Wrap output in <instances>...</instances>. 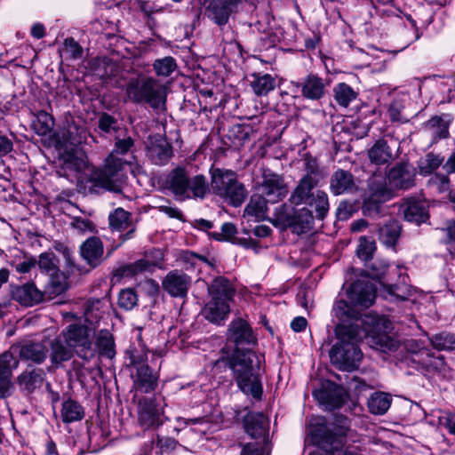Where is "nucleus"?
<instances>
[{"label":"nucleus","instance_id":"nucleus-47","mask_svg":"<svg viewBox=\"0 0 455 455\" xmlns=\"http://www.w3.org/2000/svg\"><path fill=\"white\" fill-rule=\"evenodd\" d=\"M307 204H309L315 208L317 217L319 219H323L329 210L327 194L321 190H317Z\"/></svg>","mask_w":455,"mask_h":455},{"label":"nucleus","instance_id":"nucleus-32","mask_svg":"<svg viewBox=\"0 0 455 455\" xmlns=\"http://www.w3.org/2000/svg\"><path fill=\"white\" fill-rule=\"evenodd\" d=\"M450 118L448 115L443 116H434L429 119L424 127L433 137L434 140L447 138L449 135Z\"/></svg>","mask_w":455,"mask_h":455},{"label":"nucleus","instance_id":"nucleus-33","mask_svg":"<svg viewBox=\"0 0 455 455\" xmlns=\"http://www.w3.org/2000/svg\"><path fill=\"white\" fill-rule=\"evenodd\" d=\"M267 201L261 196H252L244 209V215L259 221L266 218Z\"/></svg>","mask_w":455,"mask_h":455},{"label":"nucleus","instance_id":"nucleus-25","mask_svg":"<svg viewBox=\"0 0 455 455\" xmlns=\"http://www.w3.org/2000/svg\"><path fill=\"white\" fill-rule=\"evenodd\" d=\"M400 212L410 222L420 223L427 219L425 204L415 198H407L400 205Z\"/></svg>","mask_w":455,"mask_h":455},{"label":"nucleus","instance_id":"nucleus-28","mask_svg":"<svg viewBox=\"0 0 455 455\" xmlns=\"http://www.w3.org/2000/svg\"><path fill=\"white\" fill-rule=\"evenodd\" d=\"M48 347H51V362L52 364L59 365L63 362L70 360L74 355L73 349L65 343L59 335L53 340L47 339Z\"/></svg>","mask_w":455,"mask_h":455},{"label":"nucleus","instance_id":"nucleus-48","mask_svg":"<svg viewBox=\"0 0 455 455\" xmlns=\"http://www.w3.org/2000/svg\"><path fill=\"white\" fill-rule=\"evenodd\" d=\"M154 70L159 76H169L177 68L176 60L172 57L157 59L153 63Z\"/></svg>","mask_w":455,"mask_h":455},{"label":"nucleus","instance_id":"nucleus-20","mask_svg":"<svg viewBox=\"0 0 455 455\" xmlns=\"http://www.w3.org/2000/svg\"><path fill=\"white\" fill-rule=\"evenodd\" d=\"M60 336L73 350L76 347H81L82 350H84L91 347V342L88 338V331L82 325L70 324L60 333Z\"/></svg>","mask_w":455,"mask_h":455},{"label":"nucleus","instance_id":"nucleus-49","mask_svg":"<svg viewBox=\"0 0 455 455\" xmlns=\"http://www.w3.org/2000/svg\"><path fill=\"white\" fill-rule=\"evenodd\" d=\"M375 250L376 244L372 239H369L364 236L360 237L356 250V253L359 259L363 260L371 259Z\"/></svg>","mask_w":455,"mask_h":455},{"label":"nucleus","instance_id":"nucleus-63","mask_svg":"<svg viewBox=\"0 0 455 455\" xmlns=\"http://www.w3.org/2000/svg\"><path fill=\"white\" fill-rule=\"evenodd\" d=\"M307 323V322L305 317L297 316L291 321V328L294 331L299 332V331L305 330Z\"/></svg>","mask_w":455,"mask_h":455},{"label":"nucleus","instance_id":"nucleus-51","mask_svg":"<svg viewBox=\"0 0 455 455\" xmlns=\"http://www.w3.org/2000/svg\"><path fill=\"white\" fill-rule=\"evenodd\" d=\"M63 52L71 59L77 60L83 56V48L73 38H66L63 45Z\"/></svg>","mask_w":455,"mask_h":455},{"label":"nucleus","instance_id":"nucleus-15","mask_svg":"<svg viewBox=\"0 0 455 455\" xmlns=\"http://www.w3.org/2000/svg\"><path fill=\"white\" fill-rule=\"evenodd\" d=\"M132 388L140 393L153 392L158 382V374L148 365L131 370Z\"/></svg>","mask_w":455,"mask_h":455},{"label":"nucleus","instance_id":"nucleus-6","mask_svg":"<svg viewBox=\"0 0 455 455\" xmlns=\"http://www.w3.org/2000/svg\"><path fill=\"white\" fill-rule=\"evenodd\" d=\"M211 299L204 307V317L214 323H220L225 320L229 312V302L232 299L235 290L232 284L224 277L215 278L208 287Z\"/></svg>","mask_w":455,"mask_h":455},{"label":"nucleus","instance_id":"nucleus-23","mask_svg":"<svg viewBox=\"0 0 455 455\" xmlns=\"http://www.w3.org/2000/svg\"><path fill=\"white\" fill-rule=\"evenodd\" d=\"M147 155L153 164L164 165L172 156V146L164 138H156L148 146Z\"/></svg>","mask_w":455,"mask_h":455},{"label":"nucleus","instance_id":"nucleus-26","mask_svg":"<svg viewBox=\"0 0 455 455\" xmlns=\"http://www.w3.org/2000/svg\"><path fill=\"white\" fill-rule=\"evenodd\" d=\"M301 86L302 95L306 99L318 100L324 96L328 84L323 78L311 74L305 77Z\"/></svg>","mask_w":455,"mask_h":455},{"label":"nucleus","instance_id":"nucleus-60","mask_svg":"<svg viewBox=\"0 0 455 455\" xmlns=\"http://www.w3.org/2000/svg\"><path fill=\"white\" fill-rule=\"evenodd\" d=\"M36 264V260L35 259H27L15 266V269L19 273H28L32 267H34Z\"/></svg>","mask_w":455,"mask_h":455},{"label":"nucleus","instance_id":"nucleus-13","mask_svg":"<svg viewBox=\"0 0 455 455\" xmlns=\"http://www.w3.org/2000/svg\"><path fill=\"white\" fill-rule=\"evenodd\" d=\"M163 409L150 398H143L139 403V422L144 428L158 427L163 424Z\"/></svg>","mask_w":455,"mask_h":455},{"label":"nucleus","instance_id":"nucleus-59","mask_svg":"<svg viewBox=\"0 0 455 455\" xmlns=\"http://www.w3.org/2000/svg\"><path fill=\"white\" fill-rule=\"evenodd\" d=\"M13 149V143L7 136L0 133V157L7 156Z\"/></svg>","mask_w":455,"mask_h":455},{"label":"nucleus","instance_id":"nucleus-64","mask_svg":"<svg viewBox=\"0 0 455 455\" xmlns=\"http://www.w3.org/2000/svg\"><path fill=\"white\" fill-rule=\"evenodd\" d=\"M429 366L434 368L435 371L444 373L446 370V363L444 362V358L443 356L435 357L434 358L430 363Z\"/></svg>","mask_w":455,"mask_h":455},{"label":"nucleus","instance_id":"nucleus-41","mask_svg":"<svg viewBox=\"0 0 455 455\" xmlns=\"http://www.w3.org/2000/svg\"><path fill=\"white\" fill-rule=\"evenodd\" d=\"M84 418L82 406L73 400L65 401L62 403L61 419L65 423L81 420Z\"/></svg>","mask_w":455,"mask_h":455},{"label":"nucleus","instance_id":"nucleus-30","mask_svg":"<svg viewBox=\"0 0 455 455\" xmlns=\"http://www.w3.org/2000/svg\"><path fill=\"white\" fill-rule=\"evenodd\" d=\"M267 419L263 413L251 412L244 419V428L251 437H259L266 434Z\"/></svg>","mask_w":455,"mask_h":455},{"label":"nucleus","instance_id":"nucleus-42","mask_svg":"<svg viewBox=\"0 0 455 455\" xmlns=\"http://www.w3.org/2000/svg\"><path fill=\"white\" fill-rule=\"evenodd\" d=\"M110 227L118 231H122L132 227L131 213L123 208H116L108 217Z\"/></svg>","mask_w":455,"mask_h":455},{"label":"nucleus","instance_id":"nucleus-61","mask_svg":"<svg viewBox=\"0 0 455 455\" xmlns=\"http://www.w3.org/2000/svg\"><path fill=\"white\" fill-rule=\"evenodd\" d=\"M67 289L66 283H57L55 281H52L51 283V286L48 288V290L45 291L46 294H49V299H52V294H60L63 291H65Z\"/></svg>","mask_w":455,"mask_h":455},{"label":"nucleus","instance_id":"nucleus-43","mask_svg":"<svg viewBox=\"0 0 455 455\" xmlns=\"http://www.w3.org/2000/svg\"><path fill=\"white\" fill-rule=\"evenodd\" d=\"M334 99L341 107H347L356 99L357 93L354 89L345 83L338 84L334 89Z\"/></svg>","mask_w":455,"mask_h":455},{"label":"nucleus","instance_id":"nucleus-35","mask_svg":"<svg viewBox=\"0 0 455 455\" xmlns=\"http://www.w3.org/2000/svg\"><path fill=\"white\" fill-rule=\"evenodd\" d=\"M443 161L440 155L427 153L418 161V172L422 176L430 175L443 164Z\"/></svg>","mask_w":455,"mask_h":455},{"label":"nucleus","instance_id":"nucleus-52","mask_svg":"<svg viewBox=\"0 0 455 455\" xmlns=\"http://www.w3.org/2000/svg\"><path fill=\"white\" fill-rule=\"evenodd\" d=\"M37 263L40 269L51 275L56 270L55 257L52 253H42Z\"/></svg>","mask_w":455,"mask_h":455},{"label":"nucleus","instance_id":"nucleus-40","mask_svg":"<svg viewBox=\"0 0 455 455\" xmlns=\"http://www.w3.org/2000/svg\"><path fill=\"white\" fill-rule=\"evenodd\" d=\"M391 404L390 396L382 392L374 393L368 401V407L371 413L382 415L387 412Z\"/></svg>","mask_w":455,"mask_h":455},{"label":"nucleus","instance_id":"nucleus-38","mask_svg":"<svg viewBox=\"0 0 455 455\" xmlns=\"http://www.w3.org/2000/svg\"><path fill=\"white\" fill-rule=\"evenodd\" d=\"M96 345L101 355L109 359L116 355L114 338L108 330L99 331Z\"/></svg>","mask_w":455,"mask_h":455},{"label":"nucleus","instance_id":"nucleus-29","mask_svg":"<svg viewBox=\"0 0 455 455\" xmlns=\"http://www.w3.org/2000/svg\"><path fill=\"white\" fill-rule=\"evenodd\" d=\"M44 379V372L42 369L26 370L17 379L20 388L28 393H32L40 387Z\"/></svg>","mask_w":455,"mask_h":455},{"label":"nucleus","instance_id":"nucleus-2","mask_svg":"<svg viewBox=\"0 0 455 455\" xmlns=\"http://www.w3.org/2000/svg\"><path fill=\"white\" fill-rule=\"evenodd\" d=\"M71 148L66 147L61 154V170L65 176L75 179L78 184H84L90 189L103 188L108 191L120 192V173L118 164L114 161V155L108 160L102 170H95L88 164L87 157L84 151L74 147L80 140L76 138L68 139Z\"/></svg>","mask_w":455,"mask_h":455},{"label":"nucleus","instance_id":"nucleus-62","mask_svg":"<svg viewBox=\"0 0 455 455\" xmlns=\"http://www.w3.org/2000/svg\"><path fill=\"white\" fill-rule=\"evenodd\" d=\"M441 423L448 429V431L455 435V413L447 414L443 418Z\"/></svg>","mask_w":455,"mask_h":455},{"label":"nucleus","instance_id":"nucleus-1","mask_svg":"<svg viewBox=\"0 0 455 455\" xmlns=\"http://www.w3.org/2000/svg\"><path fill=\"white\" fill-rule=\"evenodd\" d=\"M349 302L339 299L333 307L335 317L339 323L335 328L338 342L330 351L332 364L342 371H353L358 367L363 358V353L357 343L363 339H378L376 344H382L386 335H379L383 326L387 331L388 326L382 318L370 315H362L357 307L366 308L371 306L376 298V289L371 283L364 281L355 282L348 292Z\"/></svg>","mask_w":455,"mask_h":455},{"label":"nucleus","instance_id":"nucleus-55","mask_svg":"<svg viewBox=\"0 0 455 455\" xmlns=\"http://www.w3.org/2000/svg\"><path fill=\"white\" fill-rule=\"evenodd\" d=\"M116 119L108 114H102L99 119V127L104 132H110L116 129Z\"/></svg>","mask_w":455,"mask_h":455},{"label":"nucleus","instance_id":"nucleus-5","mask_svg":"<svg viewBox=\"0 0 455 455\" xmlns=\"http://www.w3.org/2000/svg\"><path fill=\"white\" fill-rule=\"evenodd\" d=\"M165 188L178 199L204 198L209 190L204 175L191 176L187 168L177 166L165 178Z\"/></svg>","mask_w":455,"mask_h":455},{"label":"nucleus","instance_id":"nucleus-10","mask_svg":"<svg viewBox=\"0 0 455 455\" xmlns=\"http://www.w3.org/2000/svg\"><path fill=\"white\" fill-rule=\"evenodd\" d=\"M19 359L12 348L0 355V398L10 396L13 391L12 371L17 369Z\"/></svg>","mask_w":455,"mask_h":455},{"label":"nucleus","instance_id":"nucleus-9","mask_svg":"<svg viewBox=\"0 0 455 455\" xmlns=\"http://www.w3.org/2000/svg\"><path fill=\"white\" fill-rule=\"evenodd\" d=\"M259 190L261 196L271 204H275L288 194V188L281 176L273 172H264Z\"/></svg>","mask_w":455,"mask_h":455},{"label":"nucleus","instance_id":"nucleus-34","mask_svg":"<svg viewBox=\"0 0 455 455\" xmlns=\"http://www.w3.org/2000/svg\"><path fill=\"white\" fill-rule=\"evenodd\" d=\"M368 156L371 162L378 165L385 164L392 158L391 150L387 141L383 140H379L375 142L369 150Z\"/></svg>","mask_w":455,"mask_h":455},{"label":"nucleus","instance_id":"nucleus-3","mask_svg":"<svg viewBox=\"0 0 455 455\" xmlns=\"http://www.w3.org/2000/svg\"><path fill=\"white\" fill-rule=\"evenodd\" d=\"M260 363V356L251 347H247L235 349L229 357L216 361L214 366L217 368L228 366L232 371L240 389L254 398H259L262 394L259 380Z\"/></svg>","mask_w":455,"mask_h":455},{"label":"nucleus","instance_id":"nucleus-53","mask_svg":"<svg viewBox=\"0 0 455 455\" xmlns=\"http://www.w3.org/2000/svg\"><path fill=\"white\" fill-rule=\"evenodd\" d=\"M428 183L440 193L449 190V180L445 175L436 173L431 177Z\"/></svg>","mask_w":455,"mask_h":455},{"label":"nucleus","instance_id":"nucleus-54","mask_svg":"<svg viewBox=\"0 0 455 455\" xmlns=\"http://www.w3.org/2000/svg\"><path fill=\"white\" fill-rule=\"evenodd\" d=\"M71 226L77 229L80 232H93L94 231V225L93 223L87 220L84 219L82 217H74L71 221Z\"/></svg>","mask_w":455,"mask_h":455},{"label":"nucleus","instance_id":"nucleus-56","mask_svg":"<svg viewBox=\"0 0 455 455\" xmlns=\"http://www.w3.org/2000/svg\"><path fill=\"white\" fill-rule=\"evenodd\" d=\"M160 212L164 213L170 218L177 219V220H182L183 214L180 209L177 207L168 204H163L156 207Z\"/></svg>","mask_w":455,"mask_h":455},{"label":"nucleus","instance_id":"nucleus-57","mask_svg":"<svg viewBox=\"0 0 455 455\" xmlns=\"http://www.w3.org/2000/svg\"><path fill=\"white\" fill-rule=\"evenodd\" d=\"M236 234V228L234 224L227 222L221 227V233L216 235L217 239L228 240L234 237Z\"/></svg>","mask_w":455,"mask_h":455},{"label":"nucleus","instance_id":"nucleus-24","mask_svg":"<svg viewBox=\"0 0 455 455\" xmlns=\"http://www.w3.org/2000/svg\"><path fill=\"white\" fill-rule=\"evenodd\" d=\"M82 258L91 267L99 266L103 259V244L100 238L92 236L84 242L80 247Z\"/></svg>","mask_w":455,"mask_h":455},{"label":"nucleus","instance_id":"nucleus-58","mask_svg":"<svg viewBox=\"0 0 455 455\" xmlns=\"http://www.w3.org/2000/svg\"><path fill=\"white\" fill-rule=\"evenodd\" d=\"M157 443L162 452H170L174 451L179 445L178 442L174 438L171 437L159 438Z\"/></svg>","mask_w":455,"mask_h":455},{"label":"nucleus","instance_id":"nucleus-16","mask_svg":"<svg viewBox=\"0 0 455 455\" xmlns=\"http://www.w3.org/2000/svg\"><path fill=\"white\" fill-rule=\"evenodd\" d=\"M415 170L408 164H399L394 166L387 174V181L391 188L409 189L415 185Z\"/></svg>","mask_w":455,"mask_h":455},{"label":"nucleus","instance_id":"nucleus-39","mask_svg":"<svg viewBox=\"0 0 455 455\" xmlns=\"http://www.w3.org/2000/svg\"><path fill=\"white\" fill-rule=\"evenodd\" d=\"M400 230L401 228L398 221L393 220H389L379 228V240L387 246H393L395 244L400 235Z\"/></svg>","mask_w":455,"mask_h":455},{"label":"nucleus","instance_id":"nucleus-37","mask_svg":"<svg viewBox=\"0 0 455 455\" xmlns=\"http://www.w3.org/2000/svg\"><path fill=\"white\" fill-rule=\"evenodd\" d=\"M394 188L386 182H373L370 187L371 196L369 201L373 204L383 203L393 197Z\"/></svg>","mask_w":455,"mask_h":455},{"label":"nucleus","instance_id":"nucleus-12","mask_svg":"<svg viewBox=\"0 0 455 455\" xmlns=\"http://www.w3.org/2000/svg\"><path fill=\"white\" fill-rule=\"evenodd\" d=\"M191 277L180 270L170 271L162 282L164 290L172 297L184 298L191 286Z\"/></svg>","mask_w":455,"mask_h":455},{"label":"nucleus","instance_id":"nucleus-46","mask_svg":"<svg viewBox=\"0 0 455 455\" xmlns=\"http://www.w3.org/2000/svg\"><path fill=\"white\" fill-rule=\"evenodd\" d=\"M432 347L437 350L451 351L455 349V334L440 332L429 338Z\"/></svg>","mask_w":455,"mask_h":455},{"label":"nucleus","instance_id":"nucleus-8","mask_svg":"<svg viewBox=\"0 0 455 455\" xmlns=\"http://www.w3.org/2000/svg\"><path fill=\"white\" fill-rule=\"evenodd\" d=\"M211 186L216 195L235 207L240 206L247 197L243 184L238 181L236 173L230 170H213Z\"/></svg>","mask_w":455,"mask_h":455},{"label":"nucleus","instance_id":"nucleus-27","mask_svg":"<svg viewBox=\"0 0 455 455\" xmlns=\"http://www.w3.org/2000/svg\"><path fill=\"white\" fill-rule=\"evenodd\" d=\"M317 181L309 174H306L299 182L291 196L290 201L295 205L307 203L315 194L312 190Z\"/></svg>","mask_w":455,"mask_h":455},{"label":"nucleus","instance_id":"nucleus-4","mask_svg":"<svg viewBox=\"0 0 455 455\" xmlns=\"http://www.w3.org/2000/svg\"><path fill=\"white\" fill-rule=\"evenodd\" d=\"M346 420L344 419L343 425L333 433L324 418H311L305 443L315 448L308 455H358L355 447L344 445V436L347 430Z\"/></svg>","mask_w":455,"mask_h":455},{"label":"nucleus","instance_id":"nucleus-14","mask_svg":"<svg viewBox=\"0 0 455 455\" xmlns=\"http://www.w3.org/2000/svg\"><path fill=\"white\" fill-rule=\"evenodd\" d=\"M313 395L327 410L339 408L347 397L346 390L334 384L315 390Z\"/></svg>","mask_w":455,"mask_h":455},{"label":"nucleus","instance_id":"nucleus-31","mask_svg":"<svg viewBox=\"0 0 455 455\" xmlns=\"http://www.w3.org/2000/svg\"><path fill=\"white\" fill-rule=\"evenodd\" d=\"M354 179L350 172L344 170L336 171L331 179V190L334 195H341L353 190Z\"/></svg>","mask_w":455,"mask_h":455},{"label":"nucleus","instance_id":"nucleus-36","mask_svg":"<svg viewBox=\"0 0 455 455\" xmlns=\"http://www.w3.org/2000/svg\"><path fill=\"white\" fill-rule=\"evenodd\" d=\"M252 76L251 86L256 95L264 96L275 89V81L271 75H253Z\"/></svg>","mask_w":455,"mask_h":455},{"label":"nucleus","instance_id":"nucleus-50","mask_svg":"<svg viewBox=\"0 0 455 455\" xmlns=\"http://www.w3.org/2000/svg\"><path fill=\"white\" fill-rule=\"evenodd\" d=\"M137 301V295L132 289L123 290L119 293L118 305L125 310L133 308L136 306Z\"/></svg>","mask_w":455,"mask_h":455},{"label":"nucleus","instance_id":"nucleus-19","mask_svg":"<svg viewBox=\"0 0 455 455\" xmlns=\"http://www.w3.org/2000/svg\"><path fill=\"white\" fill-rule=\"evenodd\" d=\"M12 348L15 355H19L20 358L31 360L37 363H42L49 352L47 339L30 341L21 346H12Z\"/></svg>","mask_w":455,"mask_h":455},{"label":"nucleus","instance_id":"nucleus-17","mask_svg":"<svg viewBox=\"0 0 455 455\" xmlns=\"http://www.w3.org/2000/svg\"><path fill=\"white\" fill-rule=\"evenodd\" d=\"M228 339L235 345V349H245L244 345H255L256 339L248 323L243 319L234 320L228 328Z\"/></svg>","mask_w":455,"mask_h":455},{"label":"nucleus","instance_id":"nucleus-11","mask_svg":"<svg viewBox=\"0 0 455 455\" xmlns=\"http://www.w3.org/2000/svg\"><path fill=\"white\" fill-rule=\"evenodd\" d=\"M311 220L312 216L307 209L302 208L299 211H295L290 205L283 204L275 208L273 223L287 227L302 225L303 223L308 224Z\"/></svg>","mask_w":455,"mask_h":455},{"label":"nucleus","instance_id":"nucleus-44","mask_svg":"<svg viewBox=\"0 0 455 455\" xmlns=\"http://www.w3.org/2000/svg\"><path fill=\"white\" fill-rule=\"evenodd\" d=\"M126 356L129 360L128 366L131 367V370L148 365V351L142 345L131 347L126 351Z\"/></svg>","mask_w":455,"mask_h":455},{"label":"nucleus","instance_id":"nucleus-18","mask_svg":"<svg viewBox=\"0 0 455 455\" xmlns=\"http://www.w3.org/2000/svg\"><path fill=\"white\" fill-rule=\"evenodd\" d=\"M10 293L13 300L25 307H32L44 299V293L31 283L11 285Z\"/></svg>","mask_w":455,"mask_h":455},{"label":"nucleus","instance_id":"nucleus-21","mask_svg":"<svg viewBox=\"0 0 455 455\" xmlns=\"http://www.w3.org/2000/svg\"><path fill=\"white\" fill-rule=\"evenodd\" d=\"M157 260H149L146 256L133 263L127 264L118 269L122 276L133 277L145 272L152 271L153 267H159L164 260V252L161 250L156 251Z\"/></svg>","mask_w":455,"mask_h":455},{"label":"nucleus","instance_id":"nucleus-22","mask_svg":"<svg viewBox=\"0 0 455 455\" xmlns=\"http://www.w3.org/2000/svg\"><path fill=\"white\" fill-rule=\"evenodd\" d=\"M243 0H214L208 8V15L217 24L223 25L228 20V17Z\"/></svg>","mask_w":455,"mask_h":455},{"label":"nucleus","instance_id":"nucleus-7","mask_svg":"<svg viewBox=\"0 0 455 455\" xmlns=\"http://www.w3.org/2000/svg\"><path fill=\"white\" fill-rule=\"evenodd\" d=\"M126 93L133 102H146L155 109L164 107L167 96L166 86L153 77L131 79L126 86Z\"/></svg>","mask_w":455,"mask_h":455},{"label":"nucleus","instance_id":"nucleus-45","mask_svg":"<svg viewBox=\"0 0 455 455\" xmlns=\"http://www.w3.org/2000/svg\"><path fill=\"white\" fill-rule=\"evenodd\" d=\"M132 146H133V140L130 137H127L124 140H119L116 143L115 150L107 158V160H108L112 155H114L115 163L116 164L120 163V165L119 164L117 165L118 166L117 170L119 171L120 178H121L120 191L122 190V184L124 182V173L122 171L124 162L120 158L117 157V155H124V154L127 153L132 148Z\"/></svg>","mask_w":455,"mask_h":455}]
</instances>
